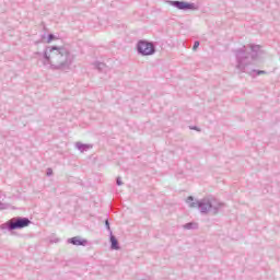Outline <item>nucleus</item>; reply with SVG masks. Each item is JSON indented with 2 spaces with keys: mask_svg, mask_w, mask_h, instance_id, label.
<instances>
[{
  "mask_svg": "<svg viewBox=\"0 0 280 280\" xmlns=\"http://www.w3.org/2000/svg\"><path fill=\"white\" fill-rule=\"evenodd\" d=\"M116 185H118L119 187H121V185H124V182H121V177L116 178Z\"/></svg>",
  "mask_w": 280,
  "mask_h": 280,
  "instance_id": "obj_17",
  "label": "nucleus"
},
{
  "mask_svg": "<svg viewBox=\"0 0 280 280\" xmlns=\"http://www.w3.org/2000/svg\"><path fill=\"white\" fill-rule=\"evenodd\" d=\"M191 130H198V127H192Z\"/></svg>",
  "mask_w": 280,
  "mask_h": 280,
  "instance_id": "obj_20",
  "label": "nucleus"
},
{
  "mask_svg": "<svg viewBox=\"0 0 280 280\" xmlns=\"http://www.w3.org/2000/svg\"><path fill=\"white\" fill-rule=\"evenodd\" d=\"M261 46L250 44L243 48L234 50L236 57V69L242 73H248V66L257 58V54Z\"/></svg>",
  "mask_w": 280,
  "mask_h": 280,
  "instance_id": "obj_2",
  "label": "nucleus"
},
{
  "mask_svg": "<svg viewBox=\"0 0 280 280\" xmlns=\"http://www.w3.org/2000/svg\"><path fill=\"white\" fill-rule=\"evenodd\" d=\"M246 73H249V75L252 73H256L257 75H266V71H264V70H248V72H246Z\"/></svg>",
  "mask_w": 280,
  "mask_h": 280,
  "instance_id": "obj_12",
  "label": "nucleus"
},
{
  "mask_svg": "<svg viewBox=\"0 0 280 280\" xmlns=\"http://www.w3.org/2000/svg\"><path fill=\"white\" fill-rule=\"evenodd\" d=\"M35 56H43V54L42 52H35Z\"/></svg>",
  "mask_w": 280,
  "mask_h": 280,
  "instance_id": "obj_19",
  "label": "nucleus"
},
{
  "mask_svg": "<svg viewBox=\"0 0 280 280\" xmlns=\"http://www.w3.org/2000/svg\"><path fill=\"white\" fill-rule=\"evenodd\" d=\"M168 5H172L173 8H176L177 10H183L184 12H187L189 10L195 11L198 10V5L194 2H185V1H178V0H168L166 1Z\"/></svg>",
  "mask_w": 280,
  "mask_h": 280,
  "instance_id": "obj_6",
  "label": "nucleus"
},
{
  "mask_svg": "<svg viewBox=\"0 0 280 280\" xmlns=\"http://www.w3.org/2000/svg\"><path fill=\"white\" fill-rule=\"evenodd\" d=\"M44 65L51 69L67 71L73 65V55L66 47L48 46L43 52Z\"/></svg>",
  "mask_w": 280,
  "mask_h": 280,
  "instance_id": "obj_1",
  "label": "nucleus"
},
{
  "mask_svg": "<svg viewBox=\"0 0 280 280\" xmlns=\"http://www.w3.org/2000/svg\"><path fill=\"white\" fill-rule=\"evenodd\" d=\"M52 174H54V170L47 168L46 175H47V176H51Z\"/></svg>",
  "mask_w": 280,
  "mask_h": 280,
  "instance_id": "obj_18",
  "label": "nucleus"
},
{
  "mask_svg": "<svg viewBox=\"0 0 280 280\" xmlns=\"http://www.w3.org/2000/svg\"><path fill=\"white\" fill-rule=\"evenodd\" d=\"M105 226L109 233H113V231H110V222L108 220L105 221Z\"/></svg>",
  "mask_w": 280,
  "mask_h": 280,
  "instance_id": "obj_16",
  "label": "nucleus"
},
{
  "mask_svg": "<svg viewBox=\"0 0 280 280\" xmlns=\"http://www.w3.org/2000/svg\"><path fill=\"white\" fill-rule=\"evenodd\" d=\"M51 40H56V35H54V34H48L47 43H51Z\"/></svg>",
  "mask_w": 280,
  "mask_h": 280,
  "instance_id": "obj_14",
  "label": "nucleus"
},
{
  "mask_svg": "<svg viewBox=\"0 0 280 280\" xmlns=\"http://www.w3.org/2000/svg\"><path fill=\"white\" fill-rule=\"evenodd\" d=\"M5 209H10V205L0 201V211H5Z\"/></svg>",
  "mask_w": 280,
  "mask_h": 280,
  "instance_id": "obj_13",
  "label": "nucleus"
},
{
  "mask_svg": "<svg viewBox=\"0 0 280 280\" xmlns=\"http://www.w3.org/2000/svg\"><path fill=\"white\" fill-rule=\"evenodd\" d=\"M32 224V221L28 218L25 217H14L7 221L5 223L0 225L1 231H19L21 229H26V226H30Z\"/></svg>",
  "mask_w": 280,
  "mask_h": 280,
  "instance_id": "obj_4",
  "label": "nucleus"
},
{
  "mask_svg": "<svg viewBox=\"0 0 280 280\" xmlns=\"http://www.w3.org/2000/svg\"><path fill=\"white\" fill-rule=\"evenodd\" d=\"M109 242H110L112 250H119L121 248L119 246V241L117 240V237L115 235H113V232H110Z\"/></svg>",
  "mask_w": 280,
  "mask_h": 280,
  "instance_id": "obj_8",
  "label": "nucleus"
},
{
  "mask_svg": "<svg viewBox=\"0 0 280 280\" xmlns=\"http://www.w3.org/2000/svg\"><path fill=\"white\" fill-rule=\"evenodd\" d=\"M186 202L190 209L199 208V211L202 214L211 213L212 215H218L220 210L224 207L223 202H220L213 198L196 200L194 196H188Z\"/></svg>",
  "mask_w": 280,
  "mask_h": 280,
  "instance_id": "obj_3",
  "label": "nucleus"
},
{
  "mask_svg": "<svg viewBox=\"0 0 280 280\" xmlns=\"http://www.w3.org/2000/svg\"><path fill=\"white\" fill-rule=\"evenodd\" d=\"M93 65L97 69V71H100V73H107V71L109 70L108 66H106V63L104 62L96 61Z\"/></svg>",
  "mask_w": 280,
  "mask_h": 280,
  "instance_id": "obj_9",
  "label": "nucleus"
},
{
  "mask_svg": "<svg viewBox=\"0 0 280 280\" xmlns=\"http://www.w3.org/2000/svg\"><path fill=\"white\" fill-rule=\"evenodd\" d=\"M75 148H77V150H79V152H86L90 150L91 145L84 144L82 142H77Z\"/></svg>",
  "mask_w": 280,
  "mask_h": 280,
  "instance_id": "obj_10",
  "label": "nucleus"
},
{
  "mask_svg": "<svg viewBox=\"0 0 280 280\" xmlns=\"http://www.w3.org/2000/svg\"><path fill=\"white\" fill-rule=\"evenodd\" d=\"M68 244H72L73 246H86L89 241L82 240L80 236H74L68 240Z\"/></svg>",
  "mask_w": 280,
  "mask_h": 280,
  "instance_id": "obj_7",
  "label": "nucleus"
},
{
  "mask_svg": "<svg viewBox=\"0 0 280 280\" xmlns=\"http://www.w3.org/2000/svg\"><path fill=\"white\" fill-rule=\"evenodd\" d=\"M198 47H200V42L196 40L192 46V51H196V49H198Z\"/></svg>",
  "mask_w": 280,
  "mask_h": 280,
  "instance_id": "obj_15",
  "label": "nucleus"
},
{
  "mask_svg": "<svg viewBox=\"0 0 280 280\" xmlns=\"http://www.w3.org/2000/svg\"><path fill=\"white\" fill-rule=\"evenodd\" d=\"M137 51L140 56H154L156 46L152 42L140 39L137 44Z\"/></svg>",
  "mask_w": 280,
  "mask_h": 280,
  "instance_id": "obj_5",
  "label": "nucleus"
},
{
  "mask_svg": "<svg viewBox=\"0 0 280 280\" xmlns=\"http://www.w3.org/2000/svg\"><path fill=\"white\" fill-rule=\"evenodd\" d=\"M183 229H185L186 231H196L198 229V223L188 222V223L183 225Z\"/></svg>",
  "mask_w": 280,
  "mask_h": 280,
  "instance_id": "obj_11",
  "label": "nucleus"
}]
</instances>
